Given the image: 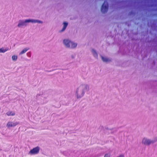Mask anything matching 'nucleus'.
Segmentation results:
<instances>
[{"label":"nucleus","mask_w":157,"mask_h":157,"mask_svg":"<svg viewBox=\"0 0 157 157\" xmlns=\"http://www.w3.org/2000/svg\"><path fill=\"white\" fill-rule=\"evenodd\" d=\"M27 56L29 57H30L31 56V53L30 52H29L27 53Z\"/></svg>","instance_id":"obj_16"},{"label":"nucleus","mask_w":157,"mask_h":157,"mask_svg":"<svg viewBox=\"0 0 157 157\" xmlns=\"http://www.w3.org/2000/svg\"><path fill=\"white\" fill-rule=\"evenodd\" d=\"M68 23L67 22L64 21L63 23V27L62 29L59 31L60 32L62 33L66 29L67 25Z\"/></svg>","instance_id":"obj_10"},{"label":"nucleus","mask_w":157,"mask_h":157,"mask_svg":"<svg viewBox=\"0 0 157 157\" xmlns=\"http://www.w3.org/2000/svg\"><path fill=\"white\" fill-rule=\"evenodd\" d=\"M9 50L8 48H5L4 47L0 48V53H3L6 52Z\"/></svg>","instance_id":"obj_12"},{"label":"nucleus","mask_w":157,"mask_h":157,"mask_svg":"<svg viewBox=\"0 0 157 157\" xmlns=\"http://www.w3.org/2000/svg\"><path fill=\"white\" fill-rule=\"evenodd\" d=\"M12 60L13 61H16L17 59V56L16 55H13L11 57Z\"/></svg>","instance_id":"obj_15"},{"label":"nucleus","mask_w":157,"mask_h":157,"mask_svg":"<svg viewBox=\"0 0 157 157\" xmlns=\"http://www.w3.org/2000/svg\"><path fill=\"white\" fill-rule=\"evenodd\" d=\"M103 62L105 63H108L110 62L111 61V59L105 56H100Z\"/></svg>","instance_id":"obj_9"},{"label":"nucleus","mask_w":157,"mask_h":157,"mask_svg":"<svg viewBox=\"0 0 157 157\" xmlns=\"http://www.w3.org/2000/svg\"><path fill=\"white\" fill-rule=\"evenodd\" d=\"M157 141V137H155L152 138H149L147 137H144L141 140V143L142 144L149 146L153 144Z\"/></svg>","instance_id":"obj_3"},{"label":"nucleus","mask_w":157,"mask_h":157,"mask_svg":"<svg viewBox=\"0 0 157 157\" xmlns=\"http://www.w3.org/2000/svg\"><path fill=\"white\" fill-rule=\"evenodd\" d=\"M91 53L96 58H98V53L95 50H94V49H92L91 50Z\"/></svg>","instance_id":"obj_13"},{"label":"nucleus","mask_w":157,"mask_h":157,"mask_svg":"<svg viewBox=\"0 0 157 157\" xmlns=\"http://www.w3.org/2000/svg\"><path fill=\"white\" fill-rule=\"evenodd\" d=\"M89 90V86L87 84H82L79 85L76 88L75 95L77 99H80L83 97L85 93Z\"/></svg>","instance_id":"obj_1"},{"label":"nucleus","mask_w":157,"mask_h":157,"mask_svg":"<svg viewBox=\"0 0 157 157\" xmlns=\"http://www.w3.org/2000/svg\"><path fill=\"white\" fill-rule=\"evenodd\" d=\"M29 23H38V24H42L43 23V21L40 20L35 19H29Z\"/></svg>","instance_id":"obj_7"},{"label":"nucleus","mask_w":157,"mask_h":157,"mask_svg":"<svg viewBox=\"0 0 157 157\" xmlns=\"http://www.w3.org/2000/svg\"><path fill=\"white\" fill-rule=\"evenodd\" d=\"M62 44L65 48L70 49L76 48L78 45L77 42L68 38L64 39L62 40Z\"/></svg>","instance_id":"obj_2"},{"label":"nucleus","mask_w":157,"mask_h":157,"mask_svg":"<svg viewBox=\"0 0 157 157\" xmlns=\"http://www.w3.org/2000/svg\"><path fill=\"white\" fill-rule=\"evenodd\" d=\"M29 23V19L25 20H20L18 21L17 27L19 28H22L23 26H26L27 24Z\"/></svg>","instance_id":"obj_4"},{"label":"nucleus","mask_w":157,"mask_h":157,"mask_svg":"<svg viewBox=\"0 0 157 157\" xmlns=\"http://www.w3.org/2000/svg\"><path fill=\"white\" fill-rule=\"evenodd\" d=\"M117 157H124V155L121 154L119 155Z\"/></svg>","instance_id":"obj_18"},{"label":"nucleus","mask_w":157,"mask_h":157,"mask_svg":"<svg viewBox=\"0 0 157 157\" xmlns=\"http://www.w3.org/2000/svg\"><path fill=\"white\" fill-rule=\"evenodd\" d=\"M104 157H110V154L109 153L105 154L104 156Z\"/></svg>","instance_id":"obj_17"},{"label":"nucleus","mask_w":157,"mask_h":157,"mask_svg":"<svg viewBox=\"0 0 157 157\" xmlns=\"http://www.w3.org/2000/svg\"><path fill=\"white\" fill-rule=\"evenodd\" d=\"M108 4L106 2H105L102 6L101 11L104 13L107 11L108 10Z\"/></svg>","instance_id":"obj_8"},{"label":"nucleus","mask_w":157,"mask_h":157,"mask_svg":"<svg viewBox=\"0 0 157 157\" xmlns=\"http://www.w3.org/2000/svg\"><path fill=\"white\" fill-rule=\"evenodd\" d=\"M40 147H36L31 149L29 152V154L30 155H35L37 154L39 151Z\"/></svg>","instance_id":"obj_6"},{"label":"nucleus","mask_w":157,"mask_h":157,"mask_svg":"<svg viewBox=\"0 0 157 157\" xmlns=\"http://www.w3.org/2000/svg\"><path fill=\"white\" fill-rule=\"evenodd\" d=\"M29 48L27 47L23 48L19 53V55H21L25 53L29 50Z\"/></svg>","instance_id":"obj_11"},{"label":"nucleus","mask_w":157,"mask_h":157,"mask_svg":"<svg viewBox=\"0 0 157 157\" xmlns=\"http://www.w3.org/2000/svg\"><path fill=\"white\" fill-rule=\"evenodd\" d=\"M18 124V123L16 121H8L6 125L7 128H10L11 127H14Z\"/></svg>","instance_id":"obj_5"},{"label":"nucleus","mask_w":157,"mask_h":157,"mask_svg":"<svg viewBox=\"0 0 157 157\" xmlns=\"http://www.w3.org/2000/svg\"><path fill=\"white\" fill-rule=\"evenodd\" d=\"M6 114L8 116H13L15 115V113L13 111H8L6 113Z\"/></svg>","instance_id":"obj_14"}]
</instances>
